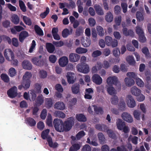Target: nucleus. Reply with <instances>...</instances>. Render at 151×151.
<instances>
[{
  "label": "nucleus",
  "mask_w": 151,
  "mask_h": 151,
  "mask_svg": "<svg viewBox=\"0 0 151 151\" xmlns=\"http://www.w3.org/2000/svg\"><path fill=\"white\" fill-rule=\"evenodd\" d=\"M32 75L31 73L26 72L23 77V81L22 84L19 86V89L21 90L22 88L25 89H27L30 86V79L31 78Z\"/></svg>",
  "instance_id": "1"
},
{
  "label": "nucleus",
  "mask_w": 151,
  "mask_h": 151,
  "mask_svg": "<svg viewBox=\"0 0 151 151\" xmlns=\"http://www.w3.org/2000/svg\"><path fill=\"white\" fill-rule=\"evenodd\" d=\"M50 130L47 129L43 131L41 134V137L43 139H46L48 142L49 146L53 148H55L57 147L58 144L56 142L53 143L52 138L48 135Z\"/></svg>",
  "instance_id": "2"
},
{
  "label": "nucleus",
  "mask_w": 151,
  "mask_h": 151,
  "mask_svg": "<svg viewBox=\"0 0 151 151\" xmlns=\"http://www.w3.org/2000/svg\"><path fill=\"white\" fill-rule=\"evenodd\" d=\"M53 123L55 129L59 132H63L65 131V127L62 121L60 119H55Z\"/></svg>",
  "instance_id": "3"
},
{
  "label": "nucleus",
  "mask_w": 151,
  "mask_h": 151,
  "mask_svg": "<svg viewBox=\"0 0 151 151\" xmlns=\"http://www.w3.org/2000/svg\"><path fill=\"white\" fill-rule=\"evenodd\" d=\"M106 83L108 85H114L119 88L121 87V84L116 76H110L107 79Z\"/></svg>",
  "instance_id": "4"
},
{
  "label": "nucleus",
  "mask_w": 151,
  "mask_h": 151,
  "mask_svg": "<svg viewBox=\"0 0 151 151\" xmlns=\"http://www.w3.org/2000/svg\"><path fill=\"white\" fill-rule=\"evenodd\" d=\"M78 70L84 74L88 73L90 71L89 65L86 63H80L76 66Z\"/></svg>",
  "instance_id": "5"
},
{
  "label": "nucleus",
  "mask_w": 151,
  "mask_h": 151,
  "mask_svg": "<svg viewBox=\"0 0 151 151\" xmlns=\"http://www.w3.org/2000/svg\"><path fill=\"white\" fill-rule=\"evenodd\" d=\"M125 101L127 105L129 108H133L136 106L135 101L131 95H128L127 96Z\"/></svg>",
  "instance_id": "6"
},
{
  "label": "nucleus",
  "mask_w": 151,
  "mask_h": 151,
  "mask_svg": "<svg viewBox=\"0 0 151 151\" xmlns=\"http://www.w3.org/2000/svg\"><path fill=\"white\" fill-rule=\"evenodd\" d=\"M74 119L73 117H70L68 118V120L65 121L64 123L65 130L68 131L71 128L74 123Z\"/></svg>",
  "instance_id": "7"
},
{
  "label": "nucleus",
  "mask_w": 151,
  "mask_h": 151,
  "mask_svg": "<svg viewBox=\"0 0 151 151\" xmlns=\"http://www.w3.org/2000/svg\"><path fill=\"white\" fill-rule=\"evenodd\" d=\"M41 56L38 57H34L32 59V62L34 64L41 66L43 65L45 63V60L41 59Z\"/></svg>",
  "instance_id": "8"
},
{
  "label": "nucleus",
  "mask_w": 151,
  "mask_h": 151,
  "mask_svg": "<svg viewBox=\"0 0 151 151\" xmlns=\"http://www.w3.org/2000/svg\"><path fill=\"white\" fill-rule=\"evenodd\" d=\"M121 117L123 119L129 123H131L133 121V118L129 113L127 112H124L121 115Z\"/></svg>",
  "instance_id": "9"
},
{
  "label": "nucleus",
  "mask_w": 151,
  "mask_h": 151,
  "mask_svg": "<svg viewBox=\"0 0 151 151\" xmlns=\"http://www.w3.org/2000/svg\"><path fill=\"white\" fill-rule=\"evenodd\" d=\"M4 54L5 57L8 61H11L10 57L11 59H13L14 58V53L10 49H6L4 51Z\"/></svg>",
  "instance_id": "10"
},
{
  "label": "nucleus",
  "mask_w": 151,
  "mask_h": 151,
  "mask_svg": "<svg viewBox=\"0 0 151 151\" xmlns=\"http://www.w3.org/2000/svg\"><path fill=\"white\" fill-rule=\"evenodd\" d=\"M8 96L11 98H13L17 95V88L16 86L13 87L10 89L7 92Z\"/></svg>",
  "instance_id": "11"
},
{
  "label": "nucleus",
  "mask_w": 151,
  "mask_h": 151,
  "mask_svg": "<svg viewBox=\"0 0 151 151\" xmlns=\"http://www.w3.org/2000/svg\"><path fill=\"white\" fill-rule=\"evenodd\" d=\"M145 80L146 81V83L145 85V87L146 88L149 90L151 89V86H150L149 83L151 82V77L150 73L149 71H147L145 72Z\"/></svg>",
  "instance_id": "12"
},
{
  "label": "nucleus",
  "mask_w": 151,
  "mask_h": 151,
  "mask_svg": "<svg viewBox=\"0 0 151 151\" xmlns=\"http://www.w3.org/2000/svg\"><path fill=\"white\" fill-rule=\"evenodd\" d=\"M93 81L97 85H100L102 82L103 80L100 76L98 74H95L92 77Z\"/></svg>",
  "instance_id": "13"
},
{
  "label": "nucleus",
  "mask_w": 151,
  "mask_h": 151,
  "mask_svg": "<svg viewBox=\"0 0 151 151\" xmlns=\"http://www.w3.org/2000/svg\"><path fill=\"white\" fill-rule=\"evenodd\" d=\"M67 78L69 84L73 83L76 80L75 74L74 73L71 72L67 73Z\"/></svg>",
  "instance_id": "14"
},
{
  "label": "nucleus",
  "mask_w": 151,
  "mask_h": 151,
  "mask_svg": "<svg viewBox=\"0 0 151 151\" xmlns=\"http://www.w3.org/2000/svg\"><path fill=\"white\" fill-rule=\"evenodd\" d=\"M80 58V55L76 53H71L69 55V60L71 62H77L79 60Z\"/></svg>",
  "instance_id": "15"
},
{
  "label": "nucleus",
  "mask_w": 151,
  "mask_h": 151,
  "mask_svg": "<svg viewBox=\"0 0 151 151\" xmlns=\"http://www.w3.org/2000/svg\"><path fill=\"white\" fill-rule=\"evenodd\" d=\"M68 62V58L66 56L62 57L59 60V65L62 67H65L67 64Z\"/></svg>",
  "instance_id": "16"
},
{
  "label": "nucleus",
  "mask_w": 151,
  "mask_h": 151,
  "mask_svg": "<svg viewBox=\"0 0 151 151\" xmlns=\"http://www.w3.org/2000/svg\"><path fill=\"white\" fill-rule=\"evenodd\" d=\"M131 93L136 96H138L141 93V90L136 86L132 87L130 89Z\"/></svg>",
  "instance_id": "17"
},
{
  "label": "nucleus",
  "mask_w": 151,
  "mask_h": 151,
  "mask_svg": "<svg viewBox=\"0 0 151 151\" xmlns=\"http://www.w3.org/2000/svg\"><path fill=\"white\" fill-rule=\"evenodd\" d=\"M54 107L55 109L63 110L65 108V105L62 102L58 101L55 104Z\"/></svg>",
  "instance_id": "18"
},
{
  "label": "nucleus",
  "mask_w": 151,
  "mask_h": 151,
  "mask_svg": "<svg viewBox=\"0 0 151 151\" xmlns=\"http://www.w3.org/2000/svg\"><path fill=\"white\" fill-rule=\"evenodd\" d=\"M116 124L117 128L120 130H123L124 126L125 125V122L121 119H118L116 120Z\"/></svg>",
  "instance_id": "19"
},
{
  "label": "nucleus",
  "mask_w": 151,
  "mask_h": 151,
  "mask_svg": "<svg viewBox=\"0 0 151 151\" xmlns=\"http://www.w3.org/2000/svg\"><path fill=\"white\" fill-rule=\"evenodd\" d=\"M22 66L24 69L30 70L32 68V65L28 60H24L22 63Z\"/></svg>",
  "instance_id": "20"
},
{
  "label": "nucleus",
  "mask_w": 151,
  "mask_h": 151,
  "mask_svg": "<svg viewBox=\"0 0 151 151\" xmlns=\"http://www.w3.org/2000/svg\"><path fill=\"white\" fill-rule=\"evenodd\" d=\"M113 16L110 12H108L106 13L105 17V19L108 22H111L113 20Z\"/></svg>",
  "instance_id": "21"
},
{
  "label": "nucleus",
  "mask_w": 151,
  "mask_h": 151,
  "mask_svg": "<svg viewBox=\"0 0 151 151\" xmlns=\"http://www.w3.org/2000/svg\"><path fill=\"white\" fill-rule=\"evenodd\" d=\"M71 90L73 94L78 93L80 92V85L77 83L73 85L71 87Z\"/></svg>",
  "instance_id": "22"
},
{
  "label": "nucleus",
  "mask_w": 151,
  "mask_h": 151,
  "mask_svg": "<svg viewBox=\"0 0 151 151\" xmlns=\"http://www.w3.org/2000/svg\"><path fill=\"white\" fill-rule=\"evenodd\" d=\"M29 35L28 33L26 31H23L19 35V39L20 41L22 42L25 38Z\"/></svg>",
  "instance_id": "23"
},
{
  "label": "nucleus",
  "mask_w": 151,
  "mask_h": 151,
  "mask_svg": "<svg viewBox=\"0 0 151 151\" xmlns=\"http://www.w3.org/2000/svg\"><path fill=\"white\" fill-rule=\"evenodd\" d=\"M124 82L126 85L129 87H130L134 84V81L133 79L129 78H126L124 79Z\"/></svg>",
  "instance_id": "24"
},
{
  "label": "nucleus",
  "mask_w": 151,
  "mask_h": 151,
  "mask_svg": "<svg viewBox=\"0 0 151 151\" xmlns=\"http://www.w3.org/2000/svg\"><path fill=\"white\" fill-rule=\"evenodd\" d=\"M96 13L99 15H102L104 14V11L101 7L97 4L95 5L94 6Z\"/></svg>",
  "instance_id": "25"
},
{
  "label": "nucleus",
  "mask_w": 151,
  "mask_h": 151,
  "mask_svg": "<svg viewBox=\"0 0 151 151\" xmlns=\"http://www.w3.org/2000/svg\"><path fill=\"white\" fill-rule=\"evenodd\" d=\"M97 136L99 142L101 144H103L106 143L105 137L102 133H99Z\"/></svg>",
  "instance_id": "26"
},
{
  "label": "nucleus",
  "mask_w": 151,
  "mask_h": 151,
  "mask_svg": "<svg viewBox=\"0 0 151 151\" xmlns=\"http://www.w3.org/2000/svg\"><path fill=\"white\" fill-rule=\"evenodd\" d=\"M76 118L79 122H84L87 120L85 116L82 114H77L76 115Z\"/></svg>",
  "instance_id": "27"
},
{
  "label": "nucleus",
  "mask_w": 151,
  "mask_h": 151,
  "mask_svg": "<svg viewBox=\"0 0 151 151\" xmlns=\"http://www.w3.org/2000/svg\"><path fill=\"white\" fill-rule=\"evenodd\" d=\"M96 128L100 131H105L107 128V127L103 124H98L96 125Z\"/></svg>",
  "instance_id": "28"
},
{
  "label": "nucleus",
  "mask_w": 151,
  "mask_h": 151,
  "mask_svg": "<svg viewBox=\"0 0 151 151\" xmlns=\"http://www.w3.org/2000/svg\"><path fill=\"white\" fill-rule=\"evenodd\" d=\"M81 40L82 45L85 47H89L91 44V40L89 38H87L86 40L82 39Z\"/></svg>",
  "instance_id": "29"
},
{
  "label": "nucleus",
  "mask_w": 151,
  "mask_h": 151,
  "mask_svg": "<svg viewBox=\"0 0 151 151\" xmlns=\"http://www.w3.org/2000/svg\"><path fill=\"white\" fill-rule=\"evenodd\" d=\"M46 47L47 51L50 53H53L55 50V47L51 43H47Z\"/></svg>",
  "instance_id": "30"
},
{
  "label": "nucleus",
  "mask_w": 151,
  "mask_h": 151,
  "mask_svg": "<svg viewBox=\"0 0 151 151\" xmlns=\"http://www.w3.org/2000/svg\"><path fill=\"white\" fill-rule=\"evenodd\" d=\"M107 91L108 93L111 95H112L116 94L117 92L114 88L113 86L107 87Z\"/></svg>",
  "instance_id": "31"
},
{
  "label": "nucleus",
  "mask_w": 151,
  "mask_h": 151,
  "mask_svg": "<svg viewBox=\"0 0 151 151\" xmlns=\"http://www.w3.org/2000/svg\"><path fill=\"white\" fill-rule=\"evenodd\" d=\"M45 103L48 108L51 107L53 104L52 99L51 98H47L45 99Z\"/></svg>",
  "instance_id": "32"
},
{
  "label": "nucleus",
  "mask_w": 151,
  "mask_h": 151,
  "mask_svg": "<svg viewBox=\"0 0 151 151\" xmlns=\"http://www.w3.org/2000/svg\"><path fill=\"white\" fill-rule=\"evenodd\" d=\"M92 106L94 107V110L96 113L100 114L103 113L104 111L101 107L96 105H93Z\"/></svg>",
  "instance_id": "33"
},
{
  "label": "nucleus",
  "mask_w": 151,
  "mask_h": 151,
  "mask_svg": "<svg viewBox=\"0 0 151 151\" xmlns=\"http://www.w3.org/2000/svg\"><path fill=\"white\" fill-rule=\"evenodd\" d=\"M11 21L14 24H18L19 21L18 16L16 14H13L11 16Z\"/></svg>",
  "instance_id": "34"
},
{
  "label": "nucleus",
  "mask_w": 151,
  "mask_h": 151,
  "mask_svg": "<svg viewBox=\"0 0 151 151\" xmlns=\"http://www.w3.org/2000/svg\"><path fill=\"white\" fill-rule=\"evenodd\" d=\"M127 62L130 65H134L135 64V61L134 58L132 56H129L126 58Z\"/></svg>",
  "instance_id": "35"
},
{
  "label": "nucleus",
  "mask_w": 151,
  "mask_h": 151,
  "mask_svg": "<svg viewBox=\"0 0 151 151\" xmlns=\"http://www.w3.org/2000/svg\"><path fill=\"white\" fill-rule=\"evenodd\" d=\"M122 31L123 34L126 36L128 35L132 36L133 35L134 32L132 30H127V28H126L124 27Z\"/></svg>",
  "instance_id": "36"
},
{
  "label": "nucleus",
  "mask_w": 151,
  "mask_h": 151,
  "mask_svg": "<svg viewBox=\"0 0 151 151\" xmlns=\"http://www.w3.org/2000/svg\"><path fill=\"white\" fill-rule=\"evenodd\" d=\"M102 68L101 63L100 62H98L96 66L93 67L92 68L93 73H95L98 70L101 69Z\"/></svg>",
  "instance_id": "37"
},
{
  "label": "nucleus",
  "mask_w": 151,
  "mask_h": 151,
  "mask_svg": "<svg viewBox=\"0 0 151 151\" xmlns=\"http://www.w3.org/2000/svg\"><path fill=\"white\" fill-rule=\"evenodd\" d=\"M81 145L78 143L72 145L69 149V151H77L80 148Z\"/></svg>",
  "instance_id": "38"
},
{
  "label": "nucleus",
  "mask_w": 151,
  "mask_h": 151,
  "mask_svg": "<svg viewBox=\"0 0 151 151\" xmlns=\"http://www.w3.org/2000/svg\"><path fill=\"white\" fill-rule=\"evenodd\" d=\"M54 114L56 116L62 119L64 118L65 117V114L61 111H56L54 112Z\"/></svg>",
  "instance_id": "39"
},
{
  "label": "nucleus",
  "mask_w": 151,
  "mask_h": 151,
  "mask_svg": "<svg viewBox=\"0 0 151 151\" xmlns=\"http://www.w3.org/2000/svg\"><path fill=\"white\" fill-rule=\"evenodd\" d=\"M87 51V49L81 47H78L76 50V52L79 54L85 53Z\"/></svg>",
  "instance_id": "40"
},
{
  "label": "nucleus",
  "mask_w": 151,
  "mask_h": 151,
  "mask_svg": "<svg viewBox=\"0 0 151 151\" xmlns=\"http://www.w3.org/2000/svg\"><path fill=\"white\" fill-rule=\"evenodd\" d=\"M35 29L36 33L40 36H42L44 34L42 30L37 25L35 26Z\"/></svg>",
  "instance_id": "41"
},
{
  "label": "nucleus",
  "mask_w": 151,
  "mask_h": 151,
  "mask_svg": "<svg viewBox=\"0 0 151 151\" xmlns=\"http://www.w3.org/2000/svg\"><path fill=\"white\" fill-rule=\"evenodd\" d=\"M136 83L137 85L140 87H143L144 86L145 83L143 81L139 78H137L135 80Z\"/></svg>",
  "instance_id": "42"
},
{
  "label": "nucleus",
  "mask_w": 151,
  "mask_h": 151,
  "mask_svg": "<svg viewBox=\"0 0 151 151\" xmlns=\"http://www.w3.org/2000/svg\"><path fill=\"white\" fill-rule=\"evenodd\" d=\"M27 123L30 126H35L36 124L35 121L33 119L28 118L26 119Z\"/></svg>",
  "instance_id": "43"
},
{
  "label": "nucleus",
  "mask_w": 151,
  "mask_h": 151,
  "mask_svg": "<svg viewBox=\"0 0 151 151\" xmlns=\"http://www.w3.org/2000/svg\"><path fill=\"white\" fill-rule=\"evenodd\" d=\"M43 97L42 95L38 96L36 100L37 104L39 105H41L43 103Z\"/></svg>",
  "instance_id": "44"
},
{
  "label": "nucleus",
  "mask_w": 151,
  "mask_h": 151,
  "mask_svg": "<svg viewBox=\"0 0 151 151\" xmlns=\"http://www.w3.org/2000/svg\"><path fill=\"white\" fill-rule=\"evenodd\" d=\"M96 29L98 34L100 36H103L104 35L103 28L100 26H97Z\"/></svg>",
  "instance_id": "45"
},
{
  "label": "nucleus",
  "mask_w": 151,
  "mask_h": 151,
  "mask_svg": "<svg viewBox=\"0 0 151 151\" xmlns=\"http://www.w3.org/2000/svg\"><path fill=\"white\" fill-rule=\"evenodd\" d=\"M91 140L89 137H88L87 139V140L86 142V143H88L90 145H91L93 146H98V144L97 142L94 139H92V138H91Z\"/></svg>",
  "instance_id": "46"
},
{
  "label": "nucleus",
  "mask_w": 151,
  "mask_h": 151,
  "mask_svg": "<svg viewBox=\"0 0 151 151\" xmlns=\"http://www.w3.org/2000/svg\"><path fill=\"white\" fill-rule=\"evenodd\" d=\"M22 18L24 22L28 25L32 24V22L31 19L29 17L25 16H22Z\"/></svg>",
  "instance_id": "47"
},
{
  "label": "nucleus",
  "mask_w": 151,
  "mask_h": 151,
  "mask_svg": "<svg viewBox=\"0 0 151 151\" xmlns=\"http://www.w3.org/2000/svg\"><path fill=\"white\" fill-rule=\"evenodd\" d=\"M136 17L137 20L140 21H143L144 19L143 14L140 12H137Z\"/></svg>",
  "instance_id": "48"
},
{
  "label": "nucleus",
  "mask_w": 151,
  "mask_h": 151,
  "mask_svg": "<svg viewBox=\"0 0 151 151\" xmlns=\"http://www.w3.org/2000/svg\"><path fill=\"white\" fill-rule=\"evenodd\" d=\"M141 112L138 110H135L133 112V114L135 118L137 120H139L140 119Z\"/></svg>",
  "instance_id": "49"
},
{
  "label": "nucleus",
  "mask_w": 151,
  "mask_h": 151,
  "mask_svg": "<svg viewBox=\"0 0 151 151\" xmlns=\"http://www.w3.org/2000/svg\"><path fill=\"white\" fill-rule=\"evenodd\" d=\"M105 39L106 45L109 46H110L111 42L113 40L112 37L109 36H106L105 37Z\"/></svg>",
  "instance_id": "50"
},
{
  "label": "nucleus",
  "mask_w": 151,
  "mask_h": 151,
  "mask_svg": "<svg viewBox=\"0 0 151 151\" xmlns=\"http://www.w3.org/2000/svg\"><path fill=\"white\" fill-rule=\"evenodd\" d=\"M119 101L118 97L116 96H112L111 99V102L112 104L116 105L117 104Z\"/></svg>",
  "instance_id": "51"
},
{
  "label": "nucleus",
  "mask_w": 151,
  "mask_h": 151,
  "mask_svg": "<svg viewBox=\"0 0 151 151\" xmlns=\"http://www.w3.org/2000/svg\"><path fill=\"white\" fill-rule=\"evenodd\" d=\"M19 6L21 9L24 12L26 11V6L24 2L22 0L19 1Z\"/></svg>",
  "instance_id": "52"
},
{
  "label": "nucleus",
  "mask_w": 151,
  "mask_h": 151,
  "mask_svg": "<svg viewBox=\"0 0 151 151\" xmlns=\"http://www.w3.org/2000/svg\"><path fill=\"white\" fill-rule=\"evenodd\" d=\"M39 76L41 78H46L47 76V73L45 71L42 70L39 71Z\"/></svg>",
  "instance_id": "53"
},
{
  "label": "nucleus",
  "mask_w": 151,
  "mask_h": 151,
  "mask_svg": "<svg viewBox=\"0 0 151 151\" xmlns=\"http://www.w3.org/2000/svg\"><path fill=\"white\" fill-rule=\"evenodd\" d=\"M126 104L124 100L120 102L119 105V109L122 111L125 110Z\"/></svg>",
  "instance_id": "54"
},
{
  "label": "nucleus",
  "mask_w": 151,
  "mask_h": 151,
  "mask_svg": "<svg viewBox=\"0 0 151 151\" xmlns=\"http://www.w3.org/2000/svg\"><path fill=\"white\" fill-rule=\"evenodd\" d=\"M47 124L50 127L52 126V116L50 114H48L47 119Z\"/></svg>",
  "instance_id": "55"
},
{
  "label": "nucleus",
  "mask_w": 151,
  "mask_h": 151,
  "mask_svg": "<svg viewBox=\"0 0 151 151\" xmlns=\"http://www.w3.org/2000/svg\"><path fill=\"white\" fill-rule=\"evenodd\" d=\"M9 75L10 77H13L16 75L17 72L15 68H10L9 70Z\"/></svg>",
  "instance_id": "56"
},
{
  "label": "nucleus",
  "mask_w": 151,
  "mask_h": 151,
  "mask_svg": "<svg viewBox=\"0 0 151 151\" xmlns=\"http://www.w3.org/2000/svg\"><path fill=\"white\" fill-rule=\"evenodd\" d=\"M70 34L69 30L67 29H65L62 32V35L64 38H66Z\"/></svg>",
  "instance_id": "57"
},
{
  "label": "nucleus",
  "mask_w": 151,
  "mask_h": 151,
  "mask_svg": "<svg viewBox=\"0 0 151 151\" xmlns=\"http://www.w3.org/2000/svg\"><path fill=\"white\" fill-rule=\"evenodd\" d=\"M85 134L84 132L83 131H81L79 132L76 135V138L77 140H79Z\"/></svg>",
  "instance_id": "58"
},
{
  "label": "nucleus",
  "mask_w": 151,
  "mask_h": 151,
  "mask_svg": "<svg viewBox=\"0 0 151 151\" xmlns=\"http://www.w3.org/2000/svg\"><path fill=\"white\" fill-rule=\"evenodd\" d=\"M137 74L134 72H128L127 74V76L129 77V78H132L134 79H136L137 78Z\"/></svg>",
  "instance_id": "59"
},
{
  "label": "nucleus",
  "mask_w": 151,
  "mask_h": 151,
  "mask_svg": "<svg viewBox=\"0 0 151 151\" xmlns=\"http://www.w3.org/2000/svg\"><path fill=\"white\" fill-rule=\"evenodd\" d=\"M36 45V44L35 41L34 40H33L32 41V43L31 44V46L30 47L28 52L29 53L32 52L34 51V50L35 48Z\"/></svg>",
  "instance_id": "60"
},
{
  "label": "nucleus",
  "mask_w": 151,
  "mask_h": 151,
  "mask_svg": "<svg viewBox=\"0 0 151 151\" xmlns=\"http://www.w3.org/2000/svg\"><path fill=\"white\" fill-rule=\"evenodd\" d=\"M49 59L50 62L55 63L57 60V58L55 55H51L49 56Z\"/></svg>",
  "instance_id": "61"
},
{
  "label": "nucleus",
  "mask_w": 151,
  "mask_h": 151,
  "mask_svg": "<svg viewBox=\"0 0 151 151\" xmlns=\"http://www.w3.org/2000/svg\"><path fill=\"white\" fill-rule=\"evenodd\" d=\"M142 52L145 55L147 58L149 57L150 56V54L148 48L146 47H143L142 49Z\"/></svg>",
  "instance_id": "62"
},
{
  "label": "nucleus",
  "mask_w": 151,
  "mask_h": 151,
  "mask_svg": "<svg viewBox=\"0 0 151 151\" xmlns=\"http://www.w3.org/2000/svg\"><path fill=\"white\" fill-rule=\"evenodd\" d=\"M81 151H91V147L89 145L86 144L83 146Z\"/></svg>",
  "instance_id": "63"
},
{
  "label": "nucleus",
  "mask_w": 151,
  "mask_h": 151,
  "mask_svg": "<svg viewBox=\"0 0 151 151\" xmlns=\"http://www.w3.org/2000/svg\"><path fill=\"white\" fill-rule=\"evenodd\" d=\"M1 77L2 79L5 82H8L9 81L8 76L6 74H2L1 76Z\"/></svg>",
  "instance_id": "64"
}]
</instances>
